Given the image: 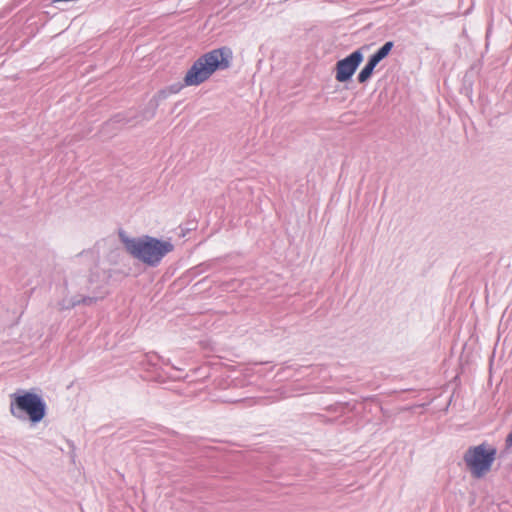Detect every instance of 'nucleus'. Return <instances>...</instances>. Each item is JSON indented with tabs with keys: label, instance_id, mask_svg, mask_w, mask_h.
Returning a JSON list of instances; mask_svg holds the SVG:
<instances>
[{
	"label": "nucleus",
	"instance_id": "f257e3e1",
	"mask_svg": "<svg viewBox=\"0 0 512 512\" xmlns=\"http://www.w3.org/2000/svg\"><path fill=\"white\" fill-rule=\"evenodd\" d=\"M118 235L126 251L150 267H157L162 259L174 250V245L170 241L153 236L129 237L123 230H120Z\"/></svg>",
	"mask_w": 512,
	"mask_h": 512
},
{
	"label": "nucleus",
	"instance_id": "f03ea898",
	"mask_svg": "<svg viewBox=\"0 0 512 512\" xmlns=\"http://www.w3.org/2000/svg\"><path fill=\"white\" fill-rule=\"evenodd\" d=\"M232 52L227 47L213 49L194 61L187 71L184 81L187 86H198L205 82L217 70L230 66Z\"/></svg>",
	"mask_w": 512,
	"mask_h": 512
},
{
	"label": "nucleus",
	"instance_id": "7ed1b4c3",
	"mask_svg": "<svg viewBox=\"0 0 512 512\" xmlns=\"http://www.w3.org/2000/svg\"><path fill=\"white\" fill-rule=\"evenodd\" d=\"M10 413L20 421L36 425L45 418L47 404L41 395L20 389L10 395Z\"/></svg>",
	"mask_w": 512,
	"mask_h": 512
},
{
	"label": "nucleus",
	"instance_id": "20e7f679",
	"mask_svg": "<svg viewBox=\"0 0 512 512\" xmlns=\"http://www.w3.org/2000/svg\"><path fill=\"white\" fill-rule=\"evenodd\" d=\"M497 449L486 442L470 446L463 454V461L474 478L484 477L496 459Z\"/></svg>",
	"mask_w": 512,
	"mask_h": 512
},
{
	"label": "nucleus",
	"instance_id": "39448f33",
	"mask_svg": "<svg viewBox=\"0 0 512 512\" xmlns=\"http://www.w3.org/2000/svg\"><path fill=\"white\" fill-rule=\"evenodd\" d=\"M363 59L362 48H359L338 60L335 65V79L341 83L350 81Z\"/></svg>",
	"mask_w": 512,
	"mask_h": 512
},
{
	"label": "nucleus",
	"instance_id": "423d86ee",
	"mask_svg": "<svg viewBox=\"0 0 512 512\" xmlns=\"http://www.w3.org/2000/svg\"><path fill=\"white\" fill-rule=\"evenodd\" d=\"M185 86V81L183 83H174L168 86L166 89L160 90L156 96H154L149 101V107L151 108V114L150 117H153L155 115V111L158 107V100L159 99H166L171 94H177L179 93Z\"/></svg>",
	"mask_w": 512,
	"mask_h": 512
},
{
	"label": "nucleus",
	"instance_id": "0eeeda50",
	"mask_svg": "<svg viewBox=\"0 0 512 512\" xmlns=\"http://www.w3.org/2000/svg\"><path fill=\"white\" fill-rule=\"evenodd\" d=\"M379 63L377 60H375L372 56H369L366 64L363 66V68L360 70V72L357 75V81L360 84H364L370 80V78L373 75L374 69Z\"/></svg>",
	"mask_w": 512,
	"mask_h": 512
},
{
	"label": "nucleus",
	"instance_id": "6e6552de",
	"mask_svg": "<svg viewBox=\"0 0 512 512\" xmlns=\"http://www.w3.org/2000/svg\"><path fill=\"white\" fill-rule=\"evenodd\" d=\"M394 47L393 41L385 42L380 48H378L371 56L380 63L385 59Z\"/></svg>",
	"mask_w": 512,
	"mask_h": 512
},
{
	"label": "nucleus",
	"instance_id": "1a4fd4ad",
	"mask_svg": "<svg viewBox=\"0 0 512 512\" xmlns=\"http://www.w3.org/2000/svg\"><path fill=\"white\" fill-rule=\"evenodd\" d=\"M77 305H85V306H91L95 304L98 299L102 298V296H75Z\"/></svg>",
	"mask_w": 512,
	"mask_h": 512
},
{
	"label": "nucleus",
	"instance_id": "9d476101",
	"mask_svg": "<svg viewBox=\"0 0 512 512\" xmlns=\"http://www.w3.org/2000/svg\"><path fill=\"white\" fill-rule=\"evenodd\" d=\"M59 308L60 310H69V309H72L74 308L75 306H77V302H76V298L75 296L74 297H71V298H64L62 299L59 303Z\"/></svg>",
	"mask_w": 512,
	"mask_h": 512
},
{
	"label": "nucleus",
	"instance_id": "9b49d317",
	"mask_svg": "<svg viewBox=\"0 0 512 512\" xmlns=\"http://www.w3.org/2000/svg\"><path fill=\"white\" fill-rule=\"evenodd\" d=\"M149 361L153 363V365H156L157 363L155 360L159 361L162 365H170V359L165 358L163 356H159L158 354L154 353L148 356Z\"/></svg>",
	"mask_w": 512,
	"mask_h": 512
}]
</instances>
